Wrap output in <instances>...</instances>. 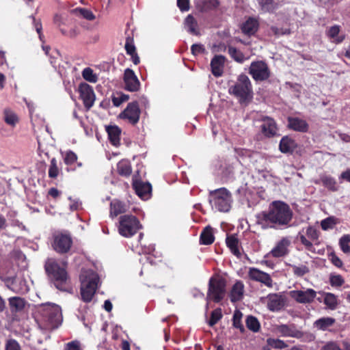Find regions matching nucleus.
<instances>
[{"instance_id":"de8ad7c7","label":"nucleus","mask_w":350,"mask_h":350,"mask_svg":"<svg viewBox=\"0 0 350 350\" xmlns=\"http://www.w3.org/2000/svg\"><path fill=\"white\" fill-rule=\"evenodd\" d=\"M221 317H222L221 310L220 308H217V309L214 310L211 312V319L208 321V325L211 327L213 326L221 319Z\"/></svg>"},{"instance_id":"412c9836","label":"nucleus","mask_w":350,"mask_h":350,"mask_svg":"<svg viewBox=\"0 0 350 350\" xmlns=\"http://www.w3.org/2000/svg\"><path fill=\"white\" fill-rule=\"evenodd\" d=\"M133 187L136 193L142 198H147L152 189L150 183L141 181H135L133 183Z\"/></svg>"},{"instance_id":"09e8293b","label":"nucleus","mask_w":350,"mask_h":350,"mask_svg":"<svg viewBox=\"0 0 350 350\" xmlns=\"http://www.w3.org/2000/svg\"><path fill=\"white\" fill-rule=\"evenodd\" d=\"M59 170L57 165V160L55 158H53L51 160L50 167L49 170V176L50 178H55L58 176Z\"/></svg>"},{"instance_id":"7c9ffc66","label":"nucleus","mask_w":350,"mask_h":350,"mask_svg":"<svg viewBox=\"0 0 350 350\" xmlns=\"http://www.w3.org/2000/svg\"><path fill=\"white\" fill-rule=\"evenodd\" d=\"M323 185L332 191H337L338 185L336 180L330 176H322L320 178Z\"/></svg>"},{"instance_id":"c85d7f7f","label":"nucleus","mask_w":350,"mask_h":350,"mask_svg":"<svg viewBox=\"0 0 350 350\" xmlns=\"http://www.w3.org/2000/svg\"><path fill=\"white\" fill-rule=\"evenodd\" d=\"M214 239L213 228L209 226H206L200 234V243L210 245L213 243Z\"/></svg>"},{"instance_id":"ddd939ff","label":"nucleus","mask_w":350,"mask_h":350,"mask_svg":"<svg viewBox=\"0 0 350 350\" xmlns=\"http://www.w3.org/2000/svg\"><path fill=\"white\" fill-rule=\"evenodd\" d=\"M291 245V238L285 237L279 240L272 248L270 254L275 258H280L289 254V247Z\"/></svg>"},{"instance_id":"0eeeda50","label":"nucleus","mask_w":350,"mask_h":350,"mask_svg":"<svg viewBox=\"0 0 350 350\" xmlns=\"http://www.w3.org/2000/svg\"><path fill=\"white\" fill-rule=\"evenodd\" d=\"M118 232L124 237H131L142 228L138 219L131 215H124L119 218Z\"/></svg>"},{"instance_id":"473e14b6","label":"nucleus","mask_w":350,"mask_h":350,"mask_svg":"<svg viewBox=\"0 0 350 350\" xmlns=\"http://www.w3.org/2000/svg\"><path fill=\"white\" fill-rule=\"evenodd\" d=\"M226 245L232 252V253L239 256L240 252L238 247L239 241L234 235L228 236L226 240Z\"/></svg>"},{"instance_id":"6e6d98bb","label":"nucleus","mask_w":350,"mask_h":350,"mask_svg":"<svg viewBox=\"0 0 350 350\" xmlns=\"http://www.w3.org/2000/svg\"><path fill=\"white\" fill-rule=\"evenodd\" d=\"M191 53L193 55H197L200 53H203L205 51V49L202 44H194L191 47Z\"/></svg>"},{"instance_id":"49530a36","label":"nucleus","mask_w":350,"mask_h":350,"mask_svg":"<svg viewBox=\"0 0 350 350\" xmlns=\"http://www.w3.org/2000/svg\"><path fill=\"white\" fill-rule=\"evenodd\" d=\"M82 76L85 80L91 83H95L98 79L97 76L90 68H85L82 72Z\"/></svg>"},{"instance_id":"c756f323","label":"nucleus","mask_w":350,"mask_h":350,"mask_svg":"<svg viewBox=\"0 0 350 350\" xmlns=\"http://www.w3.org/2000/svg\"><path fill=\"white\" fill-rule=\"evenodd\" d=\"M258 21L254 18L248 19L242 26V31L245 34L252 35L258 29Z\"/></svg>"},{"instance_id":"58836bf2","label":"nucleus","mask_w":350,"mask_h":350,"mask_svg":"<svg viewBox=\"0 0 350 350\" xmlns=\"http://www.w3.org/2000/svg\"><path fill=\"white\" fill-rule=\"evenodd\" d=\"M247 327L254 332H257L260 328V325L257 318L253 316H248L245 321Z\"/></svg>"},{"instance_id":"4d7b16f0","label":"nucleus","mask_w":350,"mask_h":350,"mask_svg":"<svg viewBox=\"0 0 350 350\" xmlns=\"http://www.w3.org/2000/svg\"><path fill=\"white\" fill-rule=\"evenodd\" d=\"M330 283H331L332 286H340L344 283V280L342 279V278L340 275H337L331 277Z\"/></svg>"},{"instance_id":"c9c22d12","label":"nucleus","mask_w":350,"mask_h":350,"mask_svg":"<svg viewBox=\"0 0 350 350\" xmlns=\"http://www.w3.org/2000/svg\"><path fill=\"white\" fill-rule=\"evenodd\" d=\"M324 304L330 310H335L338 306V299L336 296L331 293H325Z\"/></svg>"},{"instance_id":"338daca9","label":"nucleus","mask_w":350,"mask_h":350,"mask_svg":"<svg viewBox=\"0 0 350 350\" xmlns=\"http://www.w3.org/2000/svg\"><path fill=\"white\" fill-rule=\"evenodd\" d=\"M306 234L309 237H310L312 239H316L318 238L317 230L312 227H309L307 228Z\"/></svg>"},{"instance_id":"1a4fd4ad","label":"nucleus","mask_w":350,"mask_h":350,"mask_svg":"<svg viewBox=\"0 0 350 350\" xmlns=\"http://www.w3.org/2000/svg\"><path fill=\"white\" fill-rule=\"evenodd\" d=\"M248 72L256 81H265L271 75L268 65L263 61L252 62L249 68Z\"/></svg>"},{"instance_id":"79ce46f5","label":"nucleus","mask_w":350,"mask_h":350,"mask_svg":"<svg viewBox=\"0 0 350 350\" xmlns=\"http://www.w3.org/2000/svg\"><path fill=\"white\" fill-rule=\"evenodd\" d=\"M4 120L8 124L12 126H14L18 121L17 116L10 110H5Z\"/></svg>"},{"instance_id":"cd10ccee","label":"nucleus","mask_w":350,"mask_h":350,"mask_svg":"<svg viewBox=\"0 0 350 350\" xmlns=\"http://www.w3.org/2000/svg\"><path fill=\"white\" fill-rule=\"evenodd\" d=\"M127 211L125 204L118 200H113L110 204V215L116 217L119 214L124 213Z\"/></svg>"},{"instance_id":"37998d69","label":"nucleus","mask_w":350,"mask_h":350,"mask_svg":"<svg viewBox=\"0 0 350 350\" xmlns=\"http://www.w3.org/2000/svg\"><path fill=\"white\" fill-rule=\"evenodd\" d=\"M243 314L239 310H235L233 314L232 321L233 326L237 329H239L241 332L245 331L244 327L241 323V319Z\"/></svg>"},{"instance_id":"052dcab7","label":"nucleus","mask_w":350,"mask_h":350,"mask_svg":"<svg viewBox=\"0 0 350 350\" xmlns=\"http://www.w3.org/2000/svg\"><path fill=\"white\" fill-rule=\"evenodd\" d=\"M36 31L38 33L39 38L42 40L43 35L42 33V26L40 21H36L34 17H32Z\"/></svg>"},{"instance_id":"a878e982","label":"nucleus","mask_w":350,"mask_h":350,"mask_svg":"<svg viewBox=\"0 0 350 350\" xmlns=\"http://www.w3.org/2000/svg\"><path fill=\"white\" fill-rule=\"evenodd\" d=\"M219 5L218 0H198L196 7L201 12H207L217 8Z\"/></svg>"},{"instance_id":"a18cd8bd","label":"nucleus","mask_w":350,"mask_h":350,"mask_svg":"<svg viewBox=\"0 0 350 350\" xmlns=\"http://www.w3.org/2000/svg\"><path fill=\"white\" fill-rule=\"evenodd\" d=\"M293 272L294 275L298 277L304 276V275L309 273L310 269L309 268L305 265H291Z\"/></svg>"},{"instance_id":"6e6552de","label":"nucleus","mask_w":350,"mask_h":350,"mask_svg":"<svg viewBox=\"0 0 350 350\" xmlns=\"http://www.w3.org/2000/svg\"><path fill=\"white\" fill-rule=\"evenodd\" d=\"M226 293V282L222 278H211L209 280L207 298L219 302L224 297Z\"/></svg>"},{"instance_id":"72a5a7b5","label":"nucleus","mask_w":350,"mask_h":350,"mask_svg":"<svg viewBox=\"0 0 350 350\" xmlns=\"http://www.w3.org/2000/svg\"><path fill=\"white\" fill-rule=\"evenodd\" d=\"M117 170L121 176H129L132 172L131 163L127 160L120 161L117 165Z\"/></svg>"},{"instance_id":"4c0bfd02","label":"nucleus","mask_w":350,"mask_h":350,"mask_svg":"<svg viewBox=\"0 0 350 350\" xmlns=\"http://www.w3.org/2000/svg\"><path fill=\"white\" fill-rule=\"evenodd\" d=\"M228 51L230 57L239 63H243L245 60L247 59V58L241 51L233 46H229Z\"/></svg>"},{"instance_id":"6ab92c4d","label":"nucleus","mask_w":350,"mask_h":350,"mask_svg":"<svg viewBox=\"0 0 350 350\" xmlns=\"http://www.w3.org/2000/svg\"><path fill=\"white\" fill-rule=\"evenodd\" d=\"M284 306L282 297L278 294H270L267 296V308L271 311H278Z\"/></svg>"},{"instance_id":"e2e57ef3","label":"nucleus","mask_w":350,"mask_h":350,"mask_svg":"<svg viewBox=\"0 0 350 350\" xmlns=\"http://www.w3.org/2000/svg\"><path fill=\"white\" fill-rule=\"evenodd\" d=\"M321 350H342L334 342H329Z\"/></svg>"},{"instance_id":"9b49d317","label":"nucleus","mask_w":350,"mask_h":350,"mask_svg":"<svg viewBox=\"0 0 350 350\" xmlns=\"http://www.w3.org/2000/svg\"><path fill=\"white\" fill-rule=\"evenodd\" d=\"M80 98L87 109H90L94 103L96 96L92 86L85 83H81L79 86Z\"/></svg>"},{"instance_id":"5fc2aeb1","label":"nucleus","mask_w":350,"mask_h":350,"mask_svg":"<svg viewBox=\"0 0 350 350\" xmlns=\"http://www.w3.org/2000/svg\"><path fill=\"white\" fill-rule=\"evenodd\" d=\"M5 350H21L19 344L15 340H8L5 345Z\"/></svg>"},{"instance_id":"c03bdc74","label":"nucleus","mask_w":350,"mask_h":350,"mask_svg":"<svg viewBox=\"0 0 350 350\" xmlns=\"http://www.w3.org/2000/svg\"><path fill=\"white\" fill-rule=\"evenodd\" d=\"M267 343L269 347L276 349H282L287 347L284 341L278 338H269L267 340Z\"/></svg>"},{"instance_id":"f704fd0d","label":"nucleus","mask_w":350,"mask_h":350,"mask_svg":"<svg viewBox=\"0 0 350 350\" xmlns=\"http://www.w3.org/2000/svg\"><path fill=\"white\" fill-rule=\"evenodd\" d=\"M258 2L264 12H272L278 8L273 0H258Z\"/></svg>"},{"instance_id":"2f4dec72","label":"nucleus","mask_w":350,"mask_h":350,"mask_svg":"<svg viewBox=\"0 0 350 350\" xmlns=\"http://www.w3.org/2000/svg\"><path fill=\"white\" fill-rule=\"evenodd\" d=\"M295 144L293 139L285 137H283L280 141V150L282 152L284 153L291 152L295 148Z\"/></svg>"},{"instance_id":"a211bd4d","label":"nucleus","mask_w":350,"mask_h":350,"mask_svg":"<svg viewBox=\"0 0 350 350\" xmlns=\"http://www.w3.org/2000/svg\"><path fill=\"white\" fill-rule=\"evenodd\" d=\"M226 57L223 55H215L211 62L212 73L215 77H220L223 74Z\"/></svg>"},{"instance_id":"9d476101","label":"nucleus","mask_w":350,"mask_h":350,"mask_svg":"<svg viewBox=\"0 0 350 350\" xmlns=\"http://www.w3.org/2000/svg\"><path fill=\"white\" fill-rule=\"evenodd\" d=\"M72 244V241L68 234L57 232L53 234L52 246L59 254L68 252Z\"/></svg>"},{"instance_id":"4468645a","label":"nucleus","mask_w":350,"mask_h":350,"mask_svg":"<svg viewBox=\"0 0 350 350\" xmlns=\"http://www.w3.org/2000/svg\"><path fill=\"white\" fill-rule=\"evenodd\" d=\"M125 89L129 92H137L139 90L140 82L134 71L126 68L124 73Z\"/></svg>"},{"instance_id":"13d9d810","label":"nucleus","mask_w":350,"mask_h":350,"mask_svg":"<svg viewBox=\"0 0 350 350\" xmlns=\"http://www.w3.org/2000/svg\"><path fill=\"white\" fill-rule=\"evenodd\" d=\"M177 5L181 11H187L189 9V0H177Z\"/></svg>"},{"instance_id":"7ed1b4c3","label":"nucleus","mask_w":350,"mask_h":350,"mask_svg":"<svg viewBox=\"0 0 350 350\" xmlns=\"http://www.w3.org/2000/svg\"><path fill=\"white\" fill-rule=\"evenodd\" d=\"M66 265L60 266L53 258L48 259L45 270L55 286L60 291H66L69 286V279L65 269Z\"/></svg>"},{"instance_id":"f03ea898","label":"nucleus","mask_w":350,"mask_h":350,"mask_svg":"<svg viewBox=\"0 0 350 350\" xmlns=\"http://www.w3.org/2000/svg\"><path fill=\"white\" fill-rule=\"evenodd\" d=\"M38 312L39 327L42 329L53 330L58 327L62 321L61 308L55 304H46L42 305Z\"/></svg>"},{"instance_id":"f3484780","label":"nucleus","mask_w":350,"mask_h":350,"mask_svg":"<svg viewBox=\"0 0 350 350\" xmlns=\"http://www.w3.org/2000/svg\"><path fill=\"white\" fill-rule=\"evenodd\" d=\"M248 275L251 280L260 282L268 287H271L273 285L270 275L256 268H250Z\"/></svg>"},{"instance_id":"8fccbe9b","label":"nucleus","mask_w":350,"mask_h":350,"mask_svg":"<svg viewBox=\"0 0 350 350\" xmlns=\"http://www.w3.org/2000/svg\"><path fill=\"white\" fill-rule=\"evenodd\" d=\"M76 12L87 20L92 21L95 18V16L92 12L86 8H79L76 10Z\"/></svg>"},{"instance_id":"bf43d9fd","label":"nucleus","mask_w":350,"mask_h":350,"mask_svg":"<svg viewBox=\"0 0 350 350\" xmlns=\"http://www.w3.org/2000/svg\"><path fill=\"white\" fill-rule=\"evenodd\" d=\"M125 50L129 55L136 53L135 46L129 40H126L125 44Z\"/></svg>"},{"instance_id":"bb28decb","label":"nucleus","mask_w":350,"mask_h":350,"mask_svg":"<svg viewBox=\"0 0 350 350\" xmlns=\"http://www.w3.org/2000/svg\"><path fill=\"white\" fill-rule=\"evenodd\" d=\"M109 139L113 146L120 144V135L121 130L117 126H109L106 128Z\"/></svg>"},{"instance_id":"603ef678","label":"nucleus","mask_w":350,"mask_h":350,"mask_svg":"<svg viewBox=\"0 0 350 350\" xmlns=\"http://www.w3.org/2000/svg\"><path fill=\"white\" fill-rule=\"evenodd\" d=\"M129 99V96L127 95H121L120 96H113L112 98V103L114 106L118 107L120 106L122 103L126 101Z\"/></svg>"},{"instance_id":"aec40b11","label":"nucleus","mask_w":350,"mask_h":350,"mask_svg":"<svg viewBox=\"0 0 350 350\" xmlns=\"http://www.w3.org/2000/svg\"><path fill=\"white\" fill-rule=\"evenodd\" d=\"M262 132L266 137H273L276 134L277 127L275 121L269 117L262 119Z\"/></svg>"},{"instance_id":"69168bd1","label":"nucleus","mask_w":350,"mask_h":350,"mask_svg":"<svg viewBox=\"0 0 350 350\" xmlns=\"http://www.w3.org/2000/svg\"><path fill=\"white\" fill-rule=\"evenodd\" d=\"M301 243L306 247L308 250H311L312 248V243L308 241L304 235L300 236Z\"/></svg>"},{"instance_id":"dca6fc26","label":"nucleus","mask_w":350,"mask_h":350,"mask_svg":"<svg viewBox=\"0 0 350 350\" xmlns=\"http://www.w3.org/2000/svg\"><path fill=\"white\" fill-rule=\"evenodd\" d=\"M275 329L277 333L283 337H292L299 339L304 335V332L297 329L294 325H280L277 326Z\"/></svg>"},{"instance_id":"e433bc0d","label":"nucleus","mask_w":350,"mask_h":350,"mask_svg":"<svg viewBox=\"0 0 350 350\" xmlns=\"http://www.w3.org/2000/svg\"><path fill=\"white\" fill-rule=\"evenodd\" d=\"M9 304L12 310H21L24 306L25 301L19 297H13L9 299Z\"/></svg>"},{"instance_id":"39448f33","label":"nucleus","mask_w":350,"mask_h":350,"mask_svg":"<svg viewBox=\"0 0 350 350\" xmlns=\"http://www.w3.org/2000/svg\"><path fill=\"white\" fill-rule=\"evenodd\" d=\"M208 201L213 208L219 212H228L232 202L230 192L222 187L209 192Z\"/></svg>"},{"instance_id":"774afa93","label":"nucleus","mask_w":350,"mask_h":350,"mask_svg":"<svg viewBox=\"0 0 350 350\" xmlns=\"http://www.w3.org/2000/svg\"><path fill=\"white\" fill-rule=\"evenodd\" d=\"M339 179L346 180L350 183V169L342 172L339 177Z\"/></svg>"},{"instance_id":"a19ab883","label":"nucleus","mask_w":350,"mask_h":350,"mask_svg":"<svg viewBox=\"0 0 350 350\" xmlns=\"http://www.w3.org/2000/svg\"><path fill=\"white\" fill-rule=\"evenodd\" d=\"M350 234H344L339 239V246L345 254H350Z\"/></svg>"},{"instance_id":"b1692460","label":"nucleus","mask_w":350,"mask_h":350,"mask_svg":"<svg viewBox=\"0 0 350 350\" xmlns=\"http://www.w3.org/2000/svg\"><path fill=\"white\" fill-rule=\"evenodd\" d=\"M185 28L187 31L193 35L198 36L200 34L198 25L196 19L191 15L189 14L184 21Z\"/></svg>"},{"instance_id":"f8f14e48","label":"nucleus","mask_w":350,"mask_h":350,"mask_svg":"<svg viewBox=\"0 0 350 350\" xmlns=\"http://www.w3.org/2000/svg\"><path fill=\"white\" fill-rule=\"evenodd\" d=\"M291 298L300 304H310L312 302L317 295V292L312 288L306 290H294L289 293Z\"/></svg>"},{"instance_id":"20e7f679","label":"nucleus","mask_w":350,"mask_h":350,"mask_svg":"<svg viewBox=\"0 0 350 350\" xmlns=\"http://www.w3.org/2000/svg\"><path fill=\"white\" fill-rule=\"evenodd\" d=\"M80 280L81 298L84 301L90 302L98 288L99 277L94 271L87 270L81 273Z\"/></svg>"},{"instance_id":"3c124183","label":"nucleus","mask_w":350,"mask_h":350,"mask_svg":"<svg viewBox=\"0 0 350 350\" xmlns=\"http://www.w3.org/2000/svg\"><path fill=\"white\" fill-rule=\"evenodd\" d=\"M77 160V156L75 152H73L72 151H68L66 152L65 158H64V162L66 165H72L75 162H76Z\"/></svg>"},{"instance_id":"5701e85b","label":"nucleus","mask_w":350,"mask_h":350,"mask_svg":"<svg viewBox=\"0 0 350 350\" xmlns=\"http://www.w3.org/2000/svg\"><path fill=\"white\" fill-rule=\"evenodd\" d=\"M244 293V284L241 281H237L230 291V299L232 302H236L242 299Z\"/></svg>"},{"instance_id":"f257e3e1","label":"nucleus","mask_w":350,"mask_h":350,"mask_svg":"<svg viewBox=\"0 0 350 350\" xmlns=\"http://www.w3.org/2000/svg\"><path fill=\"white\" fill-rule=\"evenodd\" d=\"M293 213L289 205L282 201H273L269 209L256 215V224L262 229H284L290 226Z\"/></svg>"},{"instance_id":"2eb2a0df","label":"nucleus","mask_w":350,"mask_h":350,"mask_svg":"<svg viewBox=\"0 0 350 350\" xmlns=\"http://www.w3.org/2000/svg\"><path fill=\"white\" fill-rule=\"evenodd\" d=\"M140 111L137 103H129L120 115L122 118L128 120L132 124H136L139 119Z\"/></svg>"},{"instance_id":"393cba45","label":"nucleus","mask_w":350,"mask_h":350,"mask_svg":"<svg viewBox=\"0 0 350 350\" xmlns=\"http://www.w3.org/2000/svg\"><path fill=\"white\" fill-rule=\"evenodd\" d=\"M335 322L336 319L332 317H322L315 321L313 325L317 329L326 331L333 326Z\"/></svg>"},{"instance_id":"864d4df0","label":"nucleus","mask_w":350,"mask_h":350,"mask_svg":"<svg viewBox=\"0 0 350 350\" xmlns=\"http://www.w3.org/2000/svg\"><path fill=\"white\" fill-rule=\"evenodd\" d=\"M64 350H82V349L80 342L77 340H74L67 343Z\"/></svg>"},{"instance_id":"4be33fe9","label":"nucleus","mask_w":350,"mask_h":350,"mask_svg":"<svg viewBox=\"0 0 350 350\" xmlns=\"http://www.w3.org/2000/svg\"><path fill=\"white\" fill-rule=\"evenodd\" d=\"M288 127L299 132H306L308 129V123L299 118H288Z\"/></svg>"},{"instance_id":"423d86ee","label":"nucleus","mask_w":350,"mask_h":350,"mask_svg":"<svg viewBox=\"0 0 350 350\" xmlns=\"http://www.w3.org/2000/svg\"><path fill=\"white\" fill-rule=\"evenodd\" d=\"M228 92L237 98L240 103H245L252 97V86L249 77L240 75L234 85L229 87Z\"/></svg>"},{"instance_id":"680f3d73","label":"nucleus","mask_w":350,"mask_h":350,"mask_svg":"<svg viewBox=\"0 0 350 350\" xmlns=\"http://www.w3.org/2000/svg\"><path fill=\"white\" fill-rule=\"evenodd\" d=\"M334 224V223L333 222V219L332 218H327L325 219H323L321 224V228L323 230H327L329 228H332Z\"/></svg>"},{"instance_id":"0e129e2a","label":"nucleus","mask_w":350,"mask_h":350,"mask_svg":"<svg viewBox=\"0 0 350 350\" xmlns=\"http://www.w3.org/2000/svg\"><path fill=\"white\" fill-rule=\"evenodd\" d=\"M271 31L276 36L284 35L289 33V31L287 29H280L276 27H271Z\"/></svg>"},{"instance_id":"ea45409f","label":"nucleus","mask_w":350,"mask_h":350,"mask_svg":"<svg viewBox=\"0 0 350 350\" xmlns=\"http://www.w3.org/2000/svg\"><path fill=\"white\" fill-rule=\"evenodd\" d=\"M340 32V27L338 25H334L331 27L328 31L327 36L334 39V42L336 43H340L343 41L345 37L344 36H338Z\"/></svg>"}]
</instances>
